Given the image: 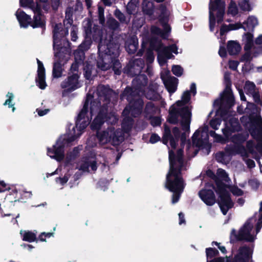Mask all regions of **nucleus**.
<instances>
[{"label": "nucleus", "mask_w": 262, "mask_h": 262, "mask_svg": "<svg viewBox=\"0 0 262 262\" xmlns=\"http://www.w3.org/2000/svg\"><path fill=\"white\" fill-rule=\"evenodd\" d=\"M61 25H56L54 29V50L55 51V61L53 65V75L54 77L58 78L62 75L63 69L62 67L70 58V52L67 47H60L61 37L63 35L68 33V31L61 30Z\"/></svg>", "instance_id": "obj_3"}, {"label": "nucleus", "mask_w": 262, "mask_h": 262, "mask_svg": "<svg viewBox=\"0 0 262 262\" xmlns=\"http://www.w3.org/2000/svg\"><path fill=\"white\" fill-rule=\"evenodd\" d=\"M144 12L148 15H151L153 12V4L149 0H144L142 4Z\"/></svg>", "instance_id": "obj_34"}, {"label": "nucleus", "mask_w": 262, "mask_h": 262, "mask_svg": "<svg viewBox=\"0 0 262 262\" xmlns=\"http://www.w3.org/2000/svg\"><path fill=\"white\" fill-rule=\"evenodd\" d=\"M225 80L227 82L226 87L221 96L219 99L214 102V104L219 106V110L228 108L234 105V98L229 83V75L226 73L224 76Z\"/></svg>", "instance_id": "obj_14"}, {"label": "nucleus", "mask_w": 262, "mask_h": 262, "mask_svg": "<svg viewBox=\"0 0 262 262\" xmlns=\"http://www.w3.org/2000/svg\"><path fill=\"white\" fill-rule=\"evenodd\" d=\"M219 54L222 57H224L226 55V49L224 47L220 46V50L219 51Z\"/></svg>", "instance_id": "obj_61"}, {"label": "nucleus", "mask_w": 262, "mask_h": 262, "mask_svg": "<svg viewBox=\"0 0 262 262\" xmlns=\"http://www.w3.org/2000/svg\"><path fill=\"white\" fill-rule=\"evenodd\" d=\"M225 3L221 0H210L209 4V24L211 31L213 30L215 25V16L218 23L223 20L225 13Z\"/></svg>", "instance_id": "obj_13"}, {"label": "nucleus", "mask_w": 262, "mask_h": 262, "mask_svg": "<svg viewBox=\"0 0 262 262\" xmlns=\"http://www.w3.org/2000/svg\"><path fill=\"white\" fill-rule=\"evenodd\" d=\"M256 45H262V35H259L255 40Z\"/></svg>", "instance_id": "obj_64"}, {"label": "nucleus", "mask_w": 262, "mask_h": 262, "mask_svg": "<svg viewBox=\"0 0 262 262\" xmlns=\"http://www.w3.org/2000/svg\"><path fill=\"white\" fill-rule=\"evenodd\" d=\"M38 69H37V78L36 79V82L37 85L41 89H45L47 86L45 81V69L43 67V63L37 59Z\"/></svg>", "instance_id": "obj_22"}, {"label": "nucleus", "mask_w": 262, "mask_h": 262, "mask_svg": "<svg viewBox=\"0 0 262 262\" xmlns=\"http://www.w3.org/2000/svg\"><path fill=\"white\" fill-rule=\"evenodd\" d=\"M132 90L130 88H126L123 92V97L126 96V99L129 102V106H127L124 110L123 114L124 116H128L130 114L133 117H137L141 112L143 106V101L139 99H137L135 102L132 100L130 95Z\"/></svg>", "instance_id": "obj_15"}, {"label": "nucleus", "mask_w": 262, "mask_h": 262, "mask_svg": "<svg viewBox=\"0 0 262 262\" xmlns=\"http://www.w3.org/2000/svg\"><path fill=\"white\" fill-rule=\"evenodd\" d=\"M244 90L247 94L252 95L256 92L255 85L253 82L247 81L244 87Z\"/></svg>", "instance_id": "obj_36"}, {"label": "nucleus", "mask_w": 262, "mask_h": 262, "mask_svg": "<svg viewBox=\"0 0 262 262\" xmlns=\"http://www.w3.org/2000/svg\"><path fill=\"white\" fill-rule=\"evenodd\" d=\"M53 235V233H50V232H49V233H42L39 238H40V240L41 241H46V239L45 238H43V236H45V237H51V236Z\"/></svg>", "instance_id": "obj_63"}, {"label": "nucleus", "mask_w": 262, "mask_h": 262, "mask_svg": "<svg viewBox=\"0 0 262 262\" xmlns=\"http://www.w3.org/2000/svg\"><path fill=\"white\" fill-rule=\"evenodd\" d=\"M221 120L218 118H213L210 122V125L214 129H219L221 125Z\"/></svg>", "instance_id": "obj_45"}, {"label": "nucleus", "mask_w": 262, "mask_h": 262, "mask_svg": "<svg viewBox=\"0 0 262 262\" xmlns=\"http://www.w3.org/2000/svg\"><path fill=\"white\" fill-rule=\"evenodd\" d=\"M199 195L202 201L208 205H212L215 203V199L212 190H202Z\"/></svg>", "instance_id": "obj_23"}, {"label": "nucleus", "mask_w": 262, "mask_h": 262, "mask_svg": "<svg viewBox=\"0 0 262 262\" xmlns=\"http://www.w3.org/2000/svg\"><path fill=\"white\" fill-rule=\"evenodd\" d=\"M258 25V21L257 17L252 15L248 18L247 21L244 22L241 28H243L245 31H252Z\"/></svg>", "instance_id": "obj_27"}, {"label": "nucleus", "mask_w": 262, "mask_h": 262, "mask_svg": "<svg viewBox=\"0 0 262 262\" xmlns=\"http://www.w3.org/2000/svg\"><path fill=\"white\" fill-rule=\"evenodd\" d=\"M172 72L176 76H180L182 75L183 70L180 66H173L172 68Z\"/></svg>", "instance_id": "obj_46"}, {"label": "nucleus", "mask_w": 262, "mask_h": 262, "mask_svg": "<svg viewBox=\"0 0 262 262\" xmlns=\"http://www.w3.org/2000/svg\"><path fill=\"white\" fill-rule=\"evenodd\" d=\"M253 36L250 33H247L243 36V41H244L245 50H249L251 49L253 45Z\"/></svg>", "instance_id": "obj_31"}, {"label": "nucleus", "mask_w": 262, "mask_h": 262, "mask_svg": "<svg viewBox=\"0 0 262 262\" xmlns=\"http://www.w3.org/2000/svg\"><path fill=\"white\" fill-rule=\"evenodd\" d=\"M97 138L101 144L111 143L113 145H118L124 140L123 133L120 129H115L113 126L106 129L98 132Z\"/></svg>", "instance_id": "obj_11"}, {"label": "nucleus", "mask_w": 262, "mask_h": 262, "mask_svg": "<svg viewBox=\"0 0 262 262\" xmlns=\"http://www.w3.org/2000/svg\"><path fill=\"white\" fill-rule=\"evenodd\" d=\"M115 14L117 17L120 19L121 21H124V15L119 11H116L115 12Z\"/></svg>", "instance_id": "obj_60"}, {"label": "nucleus", "mask_w": 262, "mask_h": 262, "mask_svg": "<svg viewBox=\"0 0 262 262\" xmlns=\"http://www.w3.org/2000/svg\"><path fill=\"white\" fill-rule=\"evenodd\" d=\"M20 4L22 7H28L33 10L35 13L34 21L36 27L43 25V20L40 15L41 8L40 5H35L30 0H20Z\"/></svg>", "instance_id": "obj_19"}, {"label": "nucleus", "mask_w": 262, "mask_h": 262, "mask_svg": "<svg viewBox=\"0 0 262 262\" xmlns=\"http://www.w3.org/2000/svg\"><path fill=\"white\" fill-rule=\"evenodd\" d=\"M160 11L161 15L160 16V19L163 23V27L164 30V31H161L159 28L153 26L151 28V32L153 35H157L163 38H166L167 37V34L170 31L169 26L166 24L169 12L164 6L160 7Z\"/></svg>", "instance_id": "obj_18"}, {"label": "nucleus", "mask_w": 262, "mask_h": 262, "mask_svg": "<svg viewBox=\"0 0 262 262\" xmlns=\"http://www.w3.org/2000/svg\"><path fill=\"white\" fill-rule=\"evenodd\" d=\"M149 119L151 120L150 123L154 126L159 125L161 123V119L159 117H151Z\"/></svg>", "instance_id": "obj_51"}, {"label": "nucleus", "mask_w": 262, "mask_h": 262, "mask_svg": "<svg viewBox=\"0 0 262 262\" xmlns=\"http://www.w3.org/2000/svg\"><path fill=\"white\" fill-rule=\"evenodd\" d=\"M107 112L105 110H102L96 118L94 120L91 124V127L93 129H98L104 122L108 123L114 124L118 121L117 117L114 113L107 114Z\"/></svg>", "instance_id": "obj_17"}, {"label": "nucleus", "mask_w": 262, "mask_h": 262, "mask_svg": "<svg viewBox=\"0 0 262 262\" xmlns=\"http://www.w3.org/2000/svg\"><path fill=\"white\" fill-rule=\"evenodd\" d=\"M217 177L222 181L227 182L229 180L228 174L226 171L222 169H219L216 172Z\"/></svg>", "instance_id": "obj_40"}, {"label": "nucleus", "mask_w": 262, "mask_h": 262, "mask_svg": "<svg viewBox=\"0 0 262 262\" xmlns=\"http://www.w3.org/2000/svg\"><path fill=\"white\" fill-rule=\"evenodd\" d=\"M235 154L236 150L235 151H232L229 153L220 152L216 154L215 158L218 162L226 163L227 161L230 160L229 155H233Z\"/></svg>", "instance_id": "obj_32"}, {"label": "nucleus", "mask_w": 262, "mask_h": 262, "mask_svg": "<svg viewBox=\"0 0 262 262\" xmlns=\"http://www.w3.org/2000/svg\"><path fill=\"white\" fill-rule=\"evenodd\" d=\"M142 45L145 46L149 42L150 47L158 52V60L160 66H163L167 61V59L172 57L171 53L176 54L178 53L177 47L176 45H172L169 47H164L161 44V41L158 39H152L149 40L146 35L142 36Z\"/></svg>", "instance_id": "obj_7"}, {"label": "nucleus", "mask_w": 262, "mask_h": 262, "mask_svg": "<svg viewBox=\"0 0 262 262\" xmlns=\"http://www.w3.org/2000/svg\"><path fill=\"white\" fill-rule=\"evenodd\" d=\"M146 97L149 99L158 100L160 96L154 91L150 90L146 94Z\"/></svg>", "instance_id": "obj_42"}, {"label": "nucleus", "mask_w": 262, "mask_h": 262, "mask_svg": "<svg viewBox=\"0 0 262 262\" xmlns=\"http://www.w3.org/2000/svg\"><path fill=\"white\" fill-rule=\"evenodd\" d=\"M111 45L107 47L102 45V42L98 47L99 59L98 67L101 70L105 71L112 67L114 72L117 75L120 74L121 65L119 61L116 59L118 55V47L115 46L111 49Z\"/></svg>", "instance_id": "obj_5"}, {"label": "nucleus", "mask_w": 262, "mask_h": 262, "mask_svg": "<svg viewBox=\"0 0 262 262\" xmlns=\"http://www.w3.org/2000/svg\"><path fill=\"white\" fill-rule=\"evenodd\" d=\"M251 95L253 96L255 102L259 104L261 103L260 95L258 92L256 91L254 94H252Z\"/></svg>", "instance_id": "obj_55"}, {"label": "nucleus", "mask_w": 262, "mask_h": 262, "mask_svg": "<svg viewBox=\"0 0 262 262\" xmlns=\"http://www.w3.org/2000/svg\"><path fill=\"white\" fill-rule=\"evenodd\" d=\"M210 135L211 136L213 137L215 141L219 142H224L225 140L222 138L221 135L216 134L214 132L211 131L210 132Z\"/></svg>", "instance_id": "obj_50"}, {"label": "nucleus", "mask_w": 262, "mask_h": 262, "mask_svg": "<svg viewBox=\"0 0 262 262\" xmlns=\"http://www.w3.org/2000/svg\"><path fill=\"white\" fill-rule=\"evenodd\" d=\"M80 62L76 61L75 62L73 63L71 66V70L72 72H74V73H77L78 74L77 69L78 67V64H79Z\"/></svg>", "instance_id": "obj_59"}, {"label": "nucleus", "mask_w": 262, "mask_h": 262, "mask_svg": "<svg viewBox=\"0 0 262 262\" xmlns=\"http://www.w3.org/2000/svg\"><path fill=\"white\" fill-rule=\"evenodd\" d=\"M258 220L256 223V230L253 229V225L256 223V216L248 220L244 226L240 229L237 235L236 231L233 229L231 232V241H233L234 238L237 240H246L249 242L253 241L257 233L260 231L262 227V202L260 203Z\"/></svg>", "instance_id": "obj_6"}, {"label": "nucleus", "mask_w": 262, "mask_h": 262, "mask_svg": "<svg viewBox=\"0 0 262 262\" xmlns=\"http://www.w3.org/2000/svg\"><path fill=\"white\" fill-rule=\"evenodd\" d=\"M108 24L110 27L113 30H115L118 27V23L114 19H110Z\"/></svg>", "instance_id": "obj_52"}, {"label": "nucleus", "mask_w": 262, "mask_h": 262, "mask_svg": "<svg viewBox=\"0 0 262 262\" xmlns=\"http://www.w3.org/2000/svg\"><path fill=\"white\" fill-rule=\"evenodd\" d=\"M239 6L244 11H249L252 9L250 5L248 2L246 0H242L239 3Z\"/></svg>", "instance_id": "obj_43"}, {"label": "nucleus", "mask_w": 262, "mask_h": 262, "mask_svg": "<svg viewBox=\"0 0 262 262\" xmlns=\"http://www.w3.org/2000/svg\"><path fill=\"white\" fill-rule=\"evenodd\" d=\"M20 234L23 240L28 242H34L36 238V234L30 231L21 230Z\"/></svg>", "instance_id": "obj_30"}, {"label": "nucleus", "mask_w": 262, "mask_h": 262, "mask_svg": "<svg viewBox=\"0 0 262 262\" xmlns=\"http://www.w3.org/2000/svg\"><path fill=\"white\" fill-rule=\"evenodd\" d=\"M91 45V41L89 39H86L79 46V50L84 51L88 50Z\"/></svg>", "instance_id": "obj_44"}, {"label": "nucleus", "mask_w": 262, "mask_h": 262, "mask_svg": "<svg viewBox=\"0 0 262 262\" xmlns=\"http://www.w3.org/2000/svg\"><path fill=\"white\" fill-rule=\"evenodd\" d=\"M77 168L83 172H91L96 170L97 166L94 158H84L77 164Z\"/></svg>", "instance_id": "obj_20"}, {"label": "nucleus", "mask_w": 262, "mask_h": 262, "mask_svg": "<svg viewBox=\"0 0 262 262\" xmlns=\"http://www.w3.org/2000/svg\"><path fill=\"white\" fill-rule=\"evenodd\" d=\"M138 47V41L137 37L133 36L127 39L125 43V49L129 54H133Z\"/></svg>", "instance_id": "obj_25"}, {"label": "nucleus", "mask_w": 262, "mask_h": 262, "mask_svg": "<svg viewBox=\"0 0 262 262\" xmlns=\"http://www.w3.org/2000/svg\"><path fill=\"white\" fill-rule=\"evenodd\" d=\"M206 252L207 258H211L218 253L217 250L211 248L206 249Z\"/></svg>", "instance_id": "obj_48"}, {"label": "nucleus", "mask_w": 262, "mask_h": 262, "mask_svg": "<svg viewBox=\"0 0 262 262\" xmlns=\"http://www.w3.org/2000/svg\"><path fill=\"white\" fill-rule=\"evenodd\" d=\"M250 50L251 49L249 50H245L246 53L242 56L241 59L242 61H250L253 59V58L258 56L259 53L256 52H254L253 50L251 51Z\"/></svg>", "instance_id": "obj_33"}, {"label": "nucleus", "mask_w": 262, "mask_h": 262, "mask_svg": "<svg viewBox=\"0 0 262 262\" xmlns=\"http://www.w3.org/2000/svg\"><path fill=\"white\" fill-rule=\"evenodd\" d=\"M223 117L226 122V127L222 130L226 138L228 140L230 139L233 142L236 143L245 141L247 138V135L243 136L239 134H235L230 137L233 132L239 129L240 126L237 119L233 117H230L229 119L224 116Z\"/></svg>", "instance_id": "obj_12"}, {"label": "nucleus", "mask_w": 262, "mask_h": 262, "mask_svg": "<svg viewBox=\"0 0 262 262\" xmlns=\"http://www.w3.org/2000/svg\"><path fill=\"white\" fill-rule=\"evenodd\" d=\"M16 16L21 27L26 28L31 22V17L20 10L16 11Z\"/></svg>", "instance_id": "obj_26"}, {"label": "nucleus", "mask_w": 262, "mask_h": 262, "mask_svg": "<svg viewBox=\"0 0 262 262\" xmlns=\"http://www.w3.org/2000/svg\"><path fill=\"white\" fill-rule=\"evenodd\" d=\"M7 99L5 101V103H4V104L5 105H8L9 107H12V112H14L15 111V108L14 106V104L12 103V100H13V98H14V95H13V94L12 93L9 92L7 94Z\"/></svg>", "instance_id": "obj_38"}, {"label": "nucleus", "mask_w": 262, "mask_h": 262, "mask_svg": "<svg viewBox=\"0 0 262 262\" xmlns=\"http://www.w3.org/2000/svg\"><path fill=\"white\" fill-rule=\"evenodd\" d=\"M198 152V150L196 149H193V147H190L188 149V154L189 156L193 157L196 155Z\"/></svg>", "instance_id": "obj_58"}, {"label": "nucleus", "mask_w": 262, "mask_h": 262, "mask_svg": "<svg viewBox=\"0 0 262 262\" xmlns=\"http://www.w3.org/2000/svg\"><path fill=\"white\" fill-rule=\"evenodd\" d=\"M78 74L74 73L72 75L69 76L68 78L62 83V88L70 91L75 90L78 87Z\"/></svg>", "instance_id": "obj_21"}, {"label": "nucleus", "mask_w": 262, "mask_h": 262, "mask_svg": "<svg viewBox=\"0 0 262 262\" xmlns=\"http://www.w3.org/2000/svg\"><path fill=\"white\" fill-rule=\"evenodd\" d=\"M168 140L172 149L169 151L170 168L167 174L165 186L173 192L172 203L175 204L178 202L185 185L181 171L186 169V163L183 161L181 149L177 150V156H175L176 140L171 137L169 128L165 125L163 143L166 144Z\"/></svg>", "instance_id": "obj_1"}, {"label": "nucleus", "mask_w": 262, "mask_h": 262, "mask_svg": "<svg viewBox=\"0 0 262 262\" xmlns=\"http://www.w3.org/2000/svg\"><path fill=\"white\" fill-rule=\"evenodd\" d=\"M74 56L76 61L81 62L84 58V51L79 50V48L74 52Z\"/></svg>", "instance_id": "obj_39"}, {"label": "nucleus", "mask_w": 262, "mask_h": 262, "mask_svg": "<svg viewBox=\"0 0 262 262\" xmlns=\"http://www.w3.org/2000/svg\"><path fill=\"white\" fill-rule=\"evenodd\" d=\"M238 65V62L237 61H230L229 62V68L233 70H235Z\"/></svg>", "instance_id": "obj_56"}, {"label": "nucleus", "mask_w": 262, "mask_h": 262, "mask_svg": "<svg viewBox=\"0 0 262 262\" xmlns=\"http://www.w3.org/2000/svg\"><path fill=\"white\" fill-rule=\"evenodd\" d=\"M241 27H242V24L241 23L231 24V25H229L228 26H223L221 28V30H220L221 35H223L226 32H227L228 31L239 29L241 28Z\"/></svg>", "instance_id": "obj_35"}, {"label": "nucleus", "mask_w": 262, "mask_h": 262, "mask_svg": "<svg viewBox=\"0 0 262 262\" xmlns=\"http://www.w3.org/2000/svg\"><path fill=\"white\" fill-rule=\"evenodd\" d=\"M138 0H131L127 5V11L129 14L134 13L137 8Z\"/></svg>", "instance_id": "obj_37"}, {"label": "nucleus", "mask_w": 262, "mask_h": 262, "mask_svg": "<svg viewBox=\"0 0 262 262\" xmlns=\"http://www.w3.org/2000/svg\"><path fill=\"white\" fill-rule=\"evenodd\" d=\"M241 121L249 128L252 137L257 141H262V119L258 114L250 117L244 116Z\"/></svg>", "instance_id": "obj_10"}, {"label": "nucleus", "mask_w": 262, "mask_h": 262, "mask_svg": "<svg viewBox=\"0 0 262 262\" xmlns=\"http://www.w3.org/2000/svg\"><path fill=\"white\" fill-rule=\"evenodd\" d=\"M159 112V108L155 106L152 102H149L147 104L145 108V117L146 118L152 117V115L158 114Z\"/></svg>", "instance_id": "obj_28"}, {"label": "nucleus", "mask_w": 262, "mask_h": 262, "mask_svg": "<svg viewBox=\"0 0 262 262\" xmlns=\"http://www.w3.org/2000/svg\"><path fill=\"white\" fill-rule=\"evenodd\" d=\"M237 8L235 3L231 2L229 7L228 13L232 15H235L237 13Z\"/></svg>", "instance_id": "obj_47"}, {"label": "nucleus", "mask_w": 262, "mask_h": 262, "mask_svg": "<svg viewBox=\"0 0 262 262\" xmlns=\"http://www.w3.org/2000/svg\"><path fill=\"white\" fill-rule=\"evenodd\" d=\"M84 75L86 79H89L91 78L92 74L93 73V66L89 63L87 64L84 68Z\"/></svg>", "instance_id": "obj_41"}, {"label": "nucleus", "mask_w": 262, "mask_h": 262, "mask_svg": "<svg viewBox=\"0 0 262 262\" xmlns=\"http://www.w3.org/2000/svg\"><path fill=\"white\" fill-rule=\"evenodd\" d=\"M208 126L204 125L199 128L193 134V145L199 147H208Z\"/></svg>", "instance_id": "obj_16"}, {"label": "nucleus", "mask_w": 262, "mask_h": 262, "mask_svg": "<svg viewBox=\"0 0 262 262\" xmlns=\"http://www.w3.org/2000/svg\"><path fill=\"white\" fill-rule=\"evenodd\" d=\"M161 78L166 86L167 91L170 93H174L176 90L178 84V79L172 77L167 78L165 77L164 73L162 74Z\"/></svg>", "instance_id": "obj_24"}, {"label": "nucleus", "mask_w": 262, "mask_h": 262, "mask_svg": "<svg viewBox=\"0 0 262 262\" xmlns=\"http://www.w3.org/2000/svg\"><path fill=\"white\" fill-rule=\"evenodd\" d=\"M212 244H214L216 246H218V248L220 250V251L223 253H226V249L225 248V247L224 246H220V243H217L216 242H213L212 243Z\"/></svg>", "instance_id": "obj_62"}, {"label": "nucleus", "mask_w": 262, "mask_h": 262, "mask_svg": "<svg viewBox=\"0 0 262 262\" xmlns=\"http://www.w3.org/2000/svg\"><path fill=\"white\" fill-rule=\"evenodd\" d=\"M69 175L66 174L63 177H59L56 180V182L57 184L60 185H63L66 184L69 180Z\"/></svg>", "instance_id": "obj_49"}, {"label": "nucleus", "mask_w": 262, "mask_h": 262, "mask_svg": "<svg viewBox=\"0 0 262 262\" xmlns=\"http://www.w3.org/2000/svg\"><path fill=\"white\" fill-rule=\"evenodd\" d=\"M89 101L90 98L88 97L82 110L78 116L76 126L72 127V130L68 135V138L66 140L65 138H60L52 148L48 149L47 154L50 157L58 161L62 160L64 157L63 148L66 143L74 141L82 134L83 130L90 123V119L86 115Z\"/></svg>", "instance_id": "obj_2"}, {"label": "nucleus", "mask_w": 262, "mask_h": 262, "mask_svg": "<svg viewBox=\"0 0 262 262\" xmlns=\"http://www.w3.org/2000/svg\"><path fill=\"white\" fill-rule=\"evenodd\" d=\"M154 60V56L151 51L149 50L147 53V60L149 62H152Z\"/></svg>", "instance_id": "obj_57"}, {"label": "nucleus", "mask_w": 262, "mask_h": 262, "mask_svg": "<svg viewBox=\"0 0 262 262\" xmlns=\"http://www.w3.org/2000/svg\"><path fill=\"white\" fill-rule=\"evenodd\" d=\"M227 49L230 54L235 55L240 51L241 47L237 42L230 41L228 42Z\"/></svg>", "instance_id": "obj_29"}, {"label": "nucleus", "mask_w": 262, "mask_h": 262, "mask_svg": "<svg viewBox=\"0 0 262 262\" xmlns=\"http://www.w3.org/2000/svg\"><path fill=\"white\" fill-rule=\"evenodd\" d=\"M160 140V137L157 134H153L151 135L149 141L151 143H155Z\"/></svg>", "instance_id": "obj_54"}, {"label": "nucleus", "mask_w": 262, "mask_h": 262, "mask_svg": "<svg viewBox=\"0 0 262 262\" xmlns=\"http://www.w3.org/2000/svg\"><path fill=\"white\" fill-rule=\"evenodd\" d=\"M217 183V188L216 192L219 195V205L221 210L224 214H226L228 210L231 208L233 206V203L231 201L227 189H230L234 195H242L243 194V191L234 186L229 187L222 184Z\"/></svg>", "instance_id": "obj_8"}, {"label": "nucleus", "mask_w": 262, "mask_h": 262, "mask_svg": "<svg viewBox=\"0 0 262 262\" xmlns=\"http://www.w3.org/2000/svg\"><path fill=\"white\" fill-rule=\"evenodd\" d=\"M77 28L75 26H73L72 27V30L71 32V36L72 37V40L73 41H76L77 38Z\"/></svg>", "instance_id": "obj_53"}, {"label": "nucleus", "mask_w": 262, "mask_h": 262, "mask_svg": "<svg viewBox=\"0 0 262 262\" xmlns=\"http://www.w3.org/2000/svg\"><path fill=\"white\" fill-rule=\"evenodd\" d=\"M255 150L257 151L259 155L262 156V143H258L256 146H254L253 142L249 141L247 143L246 149L243 146L237 145L236 147V154L241 155L243 160H245L248 167L250 168L255 167V163L254 161L252 160H246V159L248 157L250 153L251 154L253 157L259 163L260 171H262V165L257 159V153Z\"/></svg>", "instance_id": "obj_9"}, {"label": "nucleus", "mask_w": 262, "mask_h": 262, "mask_svg": "<svg viewBox=\"0 0 262 262\" xmlns=\"http://www.w3.org/2000/svg\"><path fill=\"white\" fill-rule=\"evenodd\" d=\"M190 98V92L188 91L185 92L182 96V100L178 101L169 109V121L176 123L178 117L180 116L182 126L185 131L189 130L191 121V109L188 106L185 105L189 102Z\"/></svg>", "instance_id": "obj_4"}]
</instances>
